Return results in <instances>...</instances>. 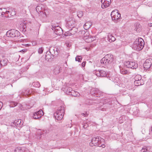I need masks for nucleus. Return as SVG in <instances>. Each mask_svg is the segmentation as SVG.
<instances>
[{
	"mask_svg": "<svg viewBox=\"0 0 152 152\" xmlns=\"http://www.w3.org/2000/svg\"><path fill=\"white\" fill-rule=\"evenodd\" d=\"M69 95L73 96L74 97H78L80 96V94L77 91L73 90L72 91L71 93H69Z\"/></svg>",
	"mask_w": 152,
	"mask_h": 152,
	"instance_id": "24",
	"label": "nucleus"
},
{
	"mask_svg": "<svg viewBox=\"0 0 152 152\" xmlns=\"http://www.w3.org/2000/svg\"><path fill=\"white\" fill-rule=\"evenodd\" d=\"M82 60V58L80 56H77L75 58V60L76 61L80 62Z\"/></svg>",
	"mask_w": 152,
	"mask_h": 152,
	"instance_id": "40",
	"label": "nucleus"
},
{
	"mask_svg": "<svg viewBox=\"0 0 152 152\" xmlns=\"http://www.w3.org/2000/svg\"><path fill=\"white\" fill-rule=\"evenodd\" d=\"M97 142L98 144V145H97L96 146L102 147V148L104 147L105 142L104 140L101 137H99V140Z\"/></svg>",
	"mask_w": 152,
	"mask_h": 152,
	"instance_id": "20",
	"label": "nucleus"
},
{
	"mask_svg": "<svg viewBox=\"0 0 152 152\" xmlns=\"http://www.w3.org/2000/svg\"><path fill=\"white\" fill-rule=\"evenodd\" d=\"M43 115V113L42 111L41 110H40L34 113L32 117L34 119H37L41 118Z\"/></svg>",
	"mask_w": 152,
	"mask_h": 152,
	"instance_id": "14",
	"label": "nucleus"
},
{
	"mask_svg": "<svg viewBox=\"0 0 152 152\" xmlns=\"http://www.w3.org/2000/svg\"><path fill=\"white\" fill-rule=\"evenodd\" d=\"M23 150H24V148L17 147L15 148V152H23Z\"/></svg>",
	"mask_w": 152,
	"mask_h": 152,
	"instance_id": "29",
	"label": "nucleus"
},
{
	"mask_svg": "<svg viewBox=\"0 0 152 152\" xmlns=\"http://www.w3.org/2000/svg\"><path fill=\"white\" fill-rule=\"evenodd\" d=\"M64 91L66 92V94H69V93H71L72 91H73V90L71 88L67 87L65 89V90Z\"/></svg>",
	"mask_w": 152,
	"mask_h": 152,
	"instance_id": "26",
	"label": "nucleus"
},
{
	"mask_svg": "<svg viewBox=\"0 0 152 152\" xmlns=\"http://www.w3.org/2000/svg\"><path fill=\"white\" fill-rule=\"evenodd\" d=\"M26 51V50H21L20 52H24Z\"/></svg>",
	"mask_w": 152,
	"mask_h": 152,
	"instance_id": "52",
	"label": "nucleus"
},
{
	"mask_svg": "<svg viewBox=\"0 0 152 152\" xmlns=\"http://www.w3.org/2000/svg\"><path fill=\"white\" fill-rule=\"evenodd\" d=\"M10 107H13L17 105L18 103L15 102L11 101L10 102Z\"/></svg>",
	"mask_w": 152,
	"mask_h": 152,
	"instance_id": "31",
	"label": "nucleus"
},
{
	"mask_svg": "<svg viewBox=\"0 0 152 152\" xmlns=\"http://www.w3.org/2000/svg\"><path fill=\"white\" fill-rule=\"evenodd\" d=\"M75 19L72 17H69L66 21V27L68 28L74 27L75 26Z\"/></svg>",
	"mask_w": 152,
	"mask_h": 152,
	"instance_id": "7",
	"label": "nucleus"
},
{
	"mask_svg": "<svg viewBox=\"0 0 152 152\" xmlns=\"http://www.w3.org/2000/svg\"><path fill=\"white\" fill-rule=\"evenodd\" d=\"M144 45V40L142 38H140L137 41L136 40L134 42L132 48L135 50H140L143 49Z\"/></svg>",
	"mask_w": 152,
	"mask_h": 152,
	"instance_id": "1",
	"label": "nucleus"
},
{
	"mask_svg": "<svg viewBox=\"0 0 152 152\" xmlns=\"http://www.w3.org/2000/svg\"><path fill=\"white\" fill-rule=\"evenodd\" d=\"M120 73L123 75H125L127 74V71L125 69L122 68L121 67H120Z\"/></svg>",
	"mask_w": 152,
	"mask_h": 152,
	"instance_id": "34",
	"label": "nucleus"
},
{
	"mask_svg": "<svg viewBox=\"0 0 152 152\" xmlns=\"http://www.w3.org/2000/svg\"><path fill=\"white\" fill-rule=\"evenodd\" d=\"M91 93L92 95V96L98 97L102 96L103 94L101 91H99L97 88L92 89Z\"/></svg>",
	"mask_w": 152,
	"mask_h": 152,
	"instance_id": "10",
	"label": "nucleus"
},
{
	"mask_svg": "<svg viewBox=\"0 0 152 152\" xmlns=\"http://www.w3.org/2000/svg\"><path fill=\"white\" fill-rule=\"evenodd\" d=\"M83 39L87 42H90L93 41L92 38L89 34L88 32H86L84 34L83 37Z\"/></svg>",
	"mask_w": 152,
	"mask_h": 152,
	"instance_id": "15",
	"label": "nucleus"
},
{
	"mask_svg": "<svg viewBox=\"0 0 152 152\" xmlns=\"http://www.w3.org/2000/svg\"><path fill=\"white\" fill-rule=\"evenodd\" d=\"M43 134V131L40 129L38 130L36 135L34 137L35 140L36 141H38L41 138V135Z\"/></svg>",
	"mask_w": 152,
	"mask_h": 152,
	"instance_id": "17",
	"label": "nucleus"
},
{
	"mask_svg": "<svg viewBox=\"0 0 152 152\" xmlns=\"http://www.w3.org/2000/svg\"><path fill=\"white\" fill-rule=\"evenodd\" d=\"M29 45H30L28 44L25 45V46L26 47H28L29 46Z\"/></svg>",
	"mask_w": 152,
	"mask_h": 152,
	"instance_id": "53",
	"label": "nucleus"
},
{
	"mask_svg": "<svg viewBox=\"0 0 152 152\" xmlns=\"http://www.w3.org/2000/svg\"><path fill=\"white\" fill-rule=\"evenodd\" d=\"M142 81V80H138L137 81H134V83L136 86H139L142 85L141 82Z\"/></svg>",
	"mask_w": 152,
	"mask_h": 152,
	"instance_id": "36",
	"label": "nucleus"
},
{
	"mask_svg": "<svg viewBox=\"0 0 152 152\" xmlns=\"http://www.w3.org/2000/svg\"><path fill=\"white\" fill-rule=\"evenodd\" d=\"M71 28H72L68 32H67V35H71L74 34L78 31L77 28L74 27Z\"/></svg>",
	"mask_w": 152,
	"mask_h": 152,
	"instance_id": "19",
	"label": "nucleus"
},
{
	"mask_svg": "<svg viewBox=\"0 0 152 152\" xmlns=\"http://www.w3.org/2000/svg\"><path fill=\"white\" fill-rule=\"evenodd\" d=\"M102 8L105 9L109 7L111 3V0H101Z\"/></svg>",
	"mask_w": 152,
	"mask_h": 152,
	"instance_id": "13",
	"label": "nucleus"
},
{
	"mask_svg": "<svg viewBox=\"0 0 152 152\" xmlns=\"http://www.w3.org/2000/svg\"><path fill=\"white\" fill-rule=\"evenodd\" d=\"M43 15H44V14L45 15L46 17V16H47V15H46V14H45V13L44 14V13H43Z\"/></svg>",
	"mask_w": 152,
	"mask_h": 152,
	"instance_id": "55",
	"label": "nucleus"
},
{
	"mask_svg": "<svg viewBox=\"0 0 152 152\" xmlns=\"http://www.w3.org/2000/svg\"><path fill=\"white\" fill-rule=\"evenodd\" d=\"M112 80L114 82L118 83V77H116L115 78H114V79L112 78Z\"/></svg>",
	"mask_w": 152,
	"mask_h": 152,
	"instance_id": "45",
	"label": "nucleus"
},
{
	"mask_svg": "<svg viewBox=\"0 0 152 152\" xmlns=\"http://www.w3.org/2000/svg\"><path fill=\"white\" fill-rule=\"evenodd\" d=\"M124 66L132 69H136L138 67L137 64L134 61H127L124 63Z\"/></svg>",
	"mask_w": 152,
	"mask_h": 152,
	"instance_id": "6",
	"label": "nucleus"
},
{
	"mask_svg": "<svg viewBox=\"0 0 152 152\" xmlns=\"http://www.w3.org/2000/svg\"><path fill=\"white\" fill-rule=\"evenodd\" d=\"M134 79L135 80L134 81H137L140 80H141L142 79L141 76L140 75H137L135 76Z\"/></svg>",
	"mask_w": 152,
	"mask_h": 152,
	"instance_id": "32",
	"label": "nucleus"
},
{
	"mask_svg": "<svg viewBox=\"0 0 152 152\" xmlns=\"http://www.w3.org/2000/svg\"><path fill=\"white\" fill-rule=\"evenodd\" d=\"M93 73L98 77H105L107 76V73L102 70H98L94 71Z\"/></svg>",
	"mask_w": 152,
	"mask_h": 152,
	"instance_id": "9",
	"label": "nucleus"
},
{
	"mask_svg": "<svg viewBox=\"0 0 152 152\" xmlns=\"http://www.w3.org/2000/svg\"><path fill=\"white\" fill-rule=\"evenodd\" d=\"M81 114L82 115H83L85 117H86L88 115L87 113H81Z\"/></svg>",
	"mask_w": 152,
	"mask_h": 152,
	"instance_id": "47",
	"label": "nucleus"
},
{
	"mask_svg": "<svg viewBox=\"0 0 152 152\" xmlns=\"http://www.w3.org/2000/svg\"><path fill=\"white\" fill-rule=\"evenodd\" d=\"M113 61V56L110 54L106 55L101 60V63L102 65H108L110 64Z\"/></svg>",
	"mask_w": 152,
	"mask_h": 152,
	"instance_id": "2",
	"label": "nucleus"
},
{
	"mask_svg": "<svg viewBox=\"0 0 152 152\" xmlns=\"http://www.w3.org/2000/svg\"><path fill=\"white\" fill-rule=\"evenodd\" d=\"M64 108L63 106H61L58 108L56 112L54 113L55 118L57 120H61L63 117Z\"/></svg>",
	"mask_w": 152,
	"mask_h": 152,
	"instance_id": "3",
	"label": "nucleus"
},
{
	"mask_svg": "<svg viewBox=\"0 0 152 152\" xmlns=\"http://www.w3.org/2000/svg\"><path fill=\"white\" fill-rule=\"evenodd\" d=\"M23 152H29V151L27 148H24V150Z\"/></svg>",
	"mask_w": 152,
	"mask_h": 152,
	"instance_id": "46",
	"label": "nucleus"
},
{
	"mask_svg": "<svg viewBox=\"0 0 152 152\" xmlns=\"http://www.w3.org/2000/svg\"><path fill=\"white\" fill-rule=\"evenodd\" d=\"M43 51V49L42 48H39L38 50V53L39 54L42 53Z\"/></svg>",
	"mask_w": 152,
	"mask_h": 152,
	"instance_id": "43",
	"label": "nucleus"
},
{
	"mask_svg": "<svg viewBox=\"0 0 152 152\" xmlns=\"http://www.w3.org/2000/svg\"><path fill=\"white\" fill-rule=\"evenodd\" d=\"M20 35V32L16 30L11 29L7 31L6 35L8 37H18Z\"/></svg>",
	"mask_w": 152,
	"mask_h": 152,
	"instance_id": "5",
	"label": "nucleus"
},
{
	"mask_svg": "<svg viewBox=\"0 0 152 152\" xmlns=\"http://www.w3.org/2000/svg\"><path fill=\"white\" fill-rule=\"evenodd\" d=\"M32 45L33 46L37 44V43L35 41H33L32 42Z\"/></svg>",
	"mask_w": 152,
	"mask_h": 152,
	"instance_id": "49",
	"label": "nucleus"
},
{
	"mask_svg": "<svg viewBox=\"0 0 152 152\" xmlns=\"http://www.w3.org/2000/svg\"><path fill=\"white\" fill-rule=\"evenodd\" d=\"M88 126V124L86 123H84L83 124V127L84 129H86L87 128V127Z\"/></svg>",
	"mask_w": 152,
	"mask_h": 152,
	"instance_id": "44",
	"label": "nucleus"
},
{
	"mask_svg": "<svg viewBox=\"0 0 152 152\" xmlns=\"http://www.w3.org/2000/svg\"><path fill=\"white\" fill-rule=\"evenodd\" d=\"M134 30L137 32H140L141 31V28L138 23H137L135 26Z\"/></svg>",
	"mask_w": 152,
	"mask_h": 152,
	"instance_id": "30",
	"label": "nucleus"
},
{
	"mask_svg": "<svg viewBox=\"0 0 152 152\" xmlns=\"http://www.w3.org/2000/svg\"><path fill=\"white\" fill-rule=\"evenodd\" d=\"M32 85L35 87H39L40 86V85L39 83L38 82L33 83Z\"/></svg>",
	"mask_w": 152,
	"mask_h": 152,
	"instance_id": "35",
	"label": "nucleus"
},
{
	"mask_svg": "<svg viewBox=\"0 0 152 152\" xmlns=\"http://www.w3.org/2000/svg\"><path fill=\"white\" fill-rule=\"evenodd\" d=\"M56 48H50L49 49V52H47L45 55V58L46 60H49V59H51V54L55 53V50Z\"/></svg>",
	"mask_w": 152,
	"mask_h": 152,
	"instance_id": "12",
	"label": "nucleus"
},
{
	"mask_svg": "<svg viewBox=\"0 0 152 152\" xmlns=\"http://www.w3.org/2000/svg\"><path fill=\"white\" fill-rule=\"evenodd\" d=\"M7 61L8 60L7 59L0 60V64L2 66H5L7 64Z\"/></svg>",
	"mask_w": 152,
	"mask_h": 152,
	"instance_id": "27",
	"label": "nucleus"
},
{
	"mask_svg": "<svg viewBox=\"0 0 152 152\" xmlns=\"http://www.w3.org/2000/svg\"><path fill=\"white\" fill-rule=\"evenodd\" d=\"M99 137H94L92 138L91 142L90 143V145L91 146L93 145L96 146L97 145H98V144L97 143L99 140Z\"/></svg>",
	"mask_w": 152,
	"mask_h": 152,
	"instance_id": "16",
	"label": "nucleus"
},
{
	"mask_svg": "<svg viewBox=\"0 0 152 152\" xmlns=\"http://www.w3.org/2000/svg\"><path fill=\"white\" fill-rule=\"evenodd\" d=\"M150 147L144 146L142 149L141 152H145L146 151H149V148Z\"/></svg>",
	"mask_w": 152,
	"mask_h": 152,
	"instance_id": "37",
	"label": "nucleus"
},
{
	"mask_svg": "<svg viewBox=\"0 0 152 152\" xmlns=\"http://www.w3.org/2000/svg\"><path fill=\"white\" fill-rule=\"evenodd\" d=\"M21 123V119L15 120L13 122L11 123L12 126L15 127L19 126Z\"/></svg>",
	"mask_w": 152,
	"mask_h": 152,
	"instance_id": "18",
	"label": "nucleus"
},
{
	"mask_svg": "<svg viewBox=\"0 0 152 152\" xmlns=\"http://www.w3.org/2000/svg\"><path fill=\"white\" fill-rule=\"evenodd\" d=\"M91 24L90 22H87L84 25V28L86 30L88 29L91 26Z\"/></svg>",
	"mask_w": 152,
	"mask_h": 152,
	"instance_id": "25",
	"label": "nucleus"
},
{
	"mask_svg": "<svg viewBox=\"0 0 152 152\" xmlns=\"http://www.w3.org/2000/svg\"><path fill=\"white\" fill-rule=\"evenodd\" d=\"M21 106H22V105L20 104L19 107L21 109H22V108H21Z\"/></svg>",
	"mask_w": 152,
	"mask_h": 152,
	"instance_id": "54",
	"label": "nucleus"
},
{
	"mask_svg": "<svg viewBox=\"0 0 152 152\" xmlns=\"http://www.w3.org/2000/svg\"><path fill=\"white\" fill-rule=\"evenodd\" d=\"M36 10L38 12H42V8L41 6H38L36 8Z\"/></svg>",
	"mask_w": 152,
	"mask_h": 152,
	"instance_id": "33",
	"label": "nucleus"
},
{
	"mask_svg": "<svg viewBox=\"0 0 152 152\" xmlns=\"http://www.w3.org/2000/svg\"><path fill=\"white\" fill-rule=\"evenodd\" d=\"M144 69L147 72L150 73L152 71V59H147L143 65Z\"/></svg>",
	"mask_w": 152,
	"mask_h": 152,
	"instance_id": "4",
	"label": "nucleus"
},
{
	"mask_svg": "<svg viewBox=\"0 0 152 152\" xmlns=\"http://www.w3.org/2000/svg\"><path fill=\"white\" fill-rule=\"evenodd\" d=\"M61 70V67L59 66H57L54 67L53 71L54 74L57 75L60 73Z\"/></svg>",
	"mask_w": 152,
	"mask_h": 152,
	"instance_id": "21",
	"label": "nucleus"
},
{
	"mask_svg": "<svg viewBox=\"0 0 152 152\" xmlns=\"http://www.w3.org/2000/svg\"><path fill=\"white\" fill-rule=\"evenodd\" d=\"M4 15L6 16H4V17H9L10 15H11V12L10 11H7V10L6 9V12H5L4 13Z\"/></svg>",
	"mask_w": 152,
	"mask_h": 152,
	"instance_id": "38",
	"label": "nucleus"
},
{
	"mask_svg": "<svg viewBox=\"0 0 152 152\" xmlns=\"http://www.w3.org/2000/svg\"><path fill=\"white\" fill-rule=\"evenodd\" d=\"M107 39L109 42H112L115 40V38L112 34H109L108 35Z\"/></svg>",
	"mask_w": 152,
	"mask_h": 152,
	"instance_id": "22",
	"label": "nucleus"
},
{
	"mask_svg": "<svg viewBox=\"0 0 152 152\" xmlns=\"http://www.w3.org/2000/svg\"><path fill=\"white\" fill-rule=\"evenodd\" d=\"M53 30H54V33L57 35H60L63 34L62 29L59 26H54L53 27Z\"/></svg>",
	"mask_w": 152,
	"mask_h": 152,
	"instance_id": "11",
	"label": "nucleus"
},
{
	"mask_svg": "<svg viewBox=\"0 0 152 152\" xmlns=\"http://www.w3.org/2000/svg\"><path fill=\"white\" fill-rule=\"evenodd\" d=\"M25 92L22 93V95H29L32 93V90L31 89H28L25 91Z\"/></svg>",
	"mask_w": 152,
	"mask_h": 152,
	"instance_id": "23",
	"label": "nucleus"
},
{
	"mask_svg": "<svg viewBox=\"0 0 152 152\" xmlns=\"http://www.w3.org/2000/svg\"><path fill=\"white\" fill-rule=\"evenodd\" d=\"M86 61H84V62H83L82 63V66H83V67H84L85 65H86Z\"/></svg>",
	"mask_w": 152,
	"mask_h": 152,
	"instance_id": "48",
	"label": "nucleus"
},
{
	"mask_svg": "<svg viewBox=\"0 0 152 152\" xmlns=\"http://www.w3.org/2000/svg\"><path fill=\"white\" fill-rule=\"evenodd\" d=\"M83 15V13L82 11H79L77 12V16L80 18L82 17Z\"/></svg>",
	"mask_w": 152,
	"mask_h": 152,
	"instance_id": "39",
	"label": "nucleus"
},
{
	"mask_svg": "<svg viewBox=\"0 0 152 152\" xmlns=\"http://www.w3.org/2000/svg\"><path fill=\"white\" fill-rule=\"evenodd\" d=\"M6 12V9L4 8L0 9V15H1L2 16H7L4 15V13Z\"/></svg>",
	"mask_w": 152,
	"mask_h": 152,
	"instance_id": "28",
	"label": "nucleus"
},
{
	"mask_svg": "<svg viewBox=\"0 0 152 152\" xmlns=\"http://www.w3.org/2000/svg\"><path fill=\"white\" fill-rule=\"evenodd\" d=\"M3 105V103L2 102H0V110L1 108Z\"/></svg>",
	"mask_w": 152,
	"mask_h": 152,
	"instance_id": "50",
	"label": "nucleus"
},
{
	"mask_svg": "<svg viewBox=\"0 0 152 152\" xmlns=\"http://www.w3.org/2000/svg\"><path fill=\"white\" fill-rule=\"evenodd\" d=\"M111 18L113 20H116L119 19L121 17L120 14L118 13L117 10H113L111 14Z\"/></svg>",
	"mask_w": 152,
	"mask_h": 152,
	"instance_id": "8",
	"label": "nucleus"
},
{
	"mask_svg": "<svg viewBox=\"0 0 152 152\" xmlns=\"http://www.w3.org/2000/svg\"><path fill=\"white\" fill-rule=\"evenodd\" d=\"M148 26L150 27H151L152 26V23H148Z\"/></svg>",
	"mask_w": 152,
	"mask_h": 152,
	"instance_id": "51",
	"label": "nucleus"
},
{
	"mask_svg": "<svg viewBox=\"0 0 152 152\" xmlns=\"http://www.w3.org/2000/svg\"><path fill=\"white\" fill-rule=\"evenodd\" d=\"M79 79L80 80V81H81L82 80L85 81L84 79V76L83 75H79ZM86 80H85L86 81Z\"/></svg>",
	"mask_w": 152,
	"mask_h": 152,
	"instance_id": "41",
	"label": "nucleus"
},
{
	"mask_svg": "<svg viewBox=\"0 0 152 152\" xmlns=\"http://www.w3.org/2000/svg\"><path fill=\"white\" fill-rule=\"evenodd\" d=\"M136 111H135L134 112V115H135L137 116H138L139 115V110L138 109H136Z\"/></svg>",
	"mask_w": 152,
	"mask_h": 152,
	"instance_id": "42",
	"label": "nucleus"
}]
</instances>
